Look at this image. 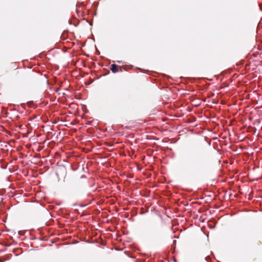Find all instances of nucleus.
Segmentation results:
<instances>
[{"label": "nucleus", "instance_id": "1", "mask_svg": "<svg viewBox=\"0 0 262 262\" xmlns=\"http://www.w3.org/2000/svg\"><path fill=\"white\" fill-rule=\"evenodd\" d=\"M111 71L113 73H116L118 71V67L115 64H113L111 65Z\"/></svg>", "mask_w": 262, "mask_h": 262}, {"label": "nucleus", "instance_id": "2", "mask_svg": "<svg viewBox=\"0 0 262 262\" xmlns=\"http://www.w3.org/2000/svg\"><path fill=\"white\" fill-rule=\"evenodd\" d=\"M173 261H174V262H177V261L175 259H174Z\"/></svg>", "mask_w": 262, "mask_h": 262}]
</instances>
